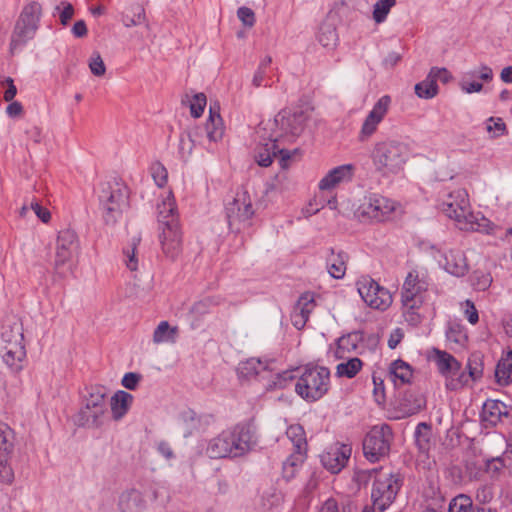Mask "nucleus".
<instances>
[{
	"label": "nucleus",
	"mask_w": 512,
	"mask_h": 512,
	"mask_svg": "<svg viewBox=\"0 0 512 512\" xmlns=\"http://www.w3.org/2000/svg\"><path fill=\"white\" fill-rule=\"evenodd\" d=\"M474 78L490 82L493 79V70L487 65H480L477 69L466 72L459 83L460 89L467 94L481 92L483 84L474 81Z\"/></svg>",
	"instance_id": "19"
},
{
	"label": "nucleus",
	"mask_w": 512,
	"mask_h": 512,
	"mask_svg": "<svg viewBox=\"0 0 512 512\" xmlns=\"http://www.w3.org/2000/svg\"><path fill=\"white\" fill-rule=\"evenodd\" d=\"M427 290V283L419 278L417 271H410L403 283L401 302L403 309H419L423 302V293Z\"/></svg>",
	"instance_id": "14"
},
{
	"label": "nucleus",
	"mask_w": 512,
	"mask_h": 512,
	"mask_svg": "<svg viewBox=\"0 0 512 512\" xmlns=\"http://www.w3.org/2000/svg\"><path fill=\"white\" fill-rule=\"evenodd\" d=\"M433 80L441 81L442 83H448L452 80V74L446 68L432 67L429 71Z\"/></svg>",
	"instance_id": "61"
},
{
	"label": "nucleus",
	"mask_w": 512,
	"mask_h": 512,
	"mask_svg": "<svg viewBox=\"0 0 512 512\" xmlns=\"http://www.w3.org/2000/svg\"><path fill=\"white\" fill-rule=\"evenodd\" d=\"M447 339L459 345H464L467 341V335L460 325L450 326L446 332Z\"/></svg>",
	"instance_id": "58"
},
{
	"label": "nucleus",
	"mask_w": 512,
	"mask_h": 512,
	"mask_svg": "<svg viewBox=\"0 0 512 512\" xmlns=\"http://www.w3.org/2000/svg\"><path fill=\"white\" fill-rule=\"evenodd\" d=\"M355 167L352 164H344L330 170L319 182V189L330 190L338 184L350 181L354 175Z\"/></svg>",
	"instance_id": "23"
},
{
	"label": "nucleus",
	"mask_w": 512,
	"mask_h": 512,
	"mask_svg": "<svg viewBox=\"0 0 512 512\" xmlns=\"http://www.w3.org/2000/svg\"><path fill=\"white\" fill-rule=\"evenodd\" d=\"M307 115L302 110H281L273 120L262 122L261 131H269L280 143H292L299 137L306 126Z\"/></svg>",
	"instance_id": "3"
},
{
	"label": "nucleus",
	"mask_w": 512,
	"mask_h": 512,
	"mask_svg": "<svg viewBox=\"0 0 512 512\" xmlns=\"http://www.w3.org/2000/svg\"><path fill=\"white\" fill-rule=\"evenodd\" d=\"M430 359L435 362L439 373L445 379L455 376L461 369V363L453 355L437 348L432 349Z\"/></svg>",
	"instance_id": "21"
},
{
	"label": "nucleus",
	"mask_w": 512,
	"mask_h": 512,
	"mask_svg": "<svg viewBox=\"0 0 512 512\" xmlns=\"http://www.w3.org/2000/svg\"><path fill=\"white\" fill-rule=\"evenodd\" d=\"M473 501L470 496L459 494L449 503L447 512H471Z\"/></svg>",
	"instance_id": "49"
},
{
	"label": "nucleus",
	"mask_w": 512,
	"mask_h": 512,
	"mask_svg": "<svg viewBox=\"0 0 512 512\" xmlns=\"http://www.w3.org/2000/svg\"><path fill=\"white\" fill-rule=\"evenodd\" d=\"M351 452L349 445L335 443L321 454V463L331 473H339L346 466Z\"/></svg>",
	"instance_id": "16"
},
{
	"label": "nucleus",
	"mask_w": 512,
	"mask_h": 512,
	"mask_svg": "<svg viewBox=\"0 0 512 512\" xmlns=\"http://www.w3.org/2000/svg\"><path fill=\"white\" fill-rule=\"evenodd\" d=\"M204 131L210 141H218L223 136V122L220 116V105L218 102H211L209 105V119L205 124Z\"/></svg>",
	"instance_id": "25"
},
{
	"label": "nucleus",
	"mask_w": 512,
	"mask_h": 512,
	"mask_svg": "<svg viewBox=\"0 0 512 512\" xmlns=\"http://www.w3.org/2000/svg\"><path fill=\"white\" fill-rule=\"evenodd\" d=\"M468 374L471 376L472 381L481 378L483 374V362L480 354H472L467 363Z\"/></svg>",
	"instance_id": "52"
},
{
	"label": "nucleus",
	"mask_w": 512,
	"mask_h": 512,
	"mask_svg": "<svg viewBox=\"0 0 512 512\" xmlns=\"http://www.w3.org/2000/svg\"><path fill=\"white\" fill-rule=\"evenodd\" d=\"M107 390L103 386H92L85 398L84 406L78 414L81 426L98 427L107 412Z\"/></svg>",
	"instance_id": "8"
},
{
	"label": "nucleus",
	"mask_w": 512,
	"mask_h": 512,
	"mask_svg": "<svg viewBox=\"0 0 512 512\" xmlns=\"http://www.w3.org/2000/svg\"><path fill=\"white\" fill-rule=\"evenodd\" d=\"M415 442L421 453H427L431 447V428L428 424L421 422L415 431Z\"/></svg>",
	"instance_id": "39"
},
{
	"label": "nucleus",
	"mask_w": 512,
	"mask_h": 512,
	"mask_svg": "<svg viewBox=\"0 0 512 512\" xmlns=\"http://www.w3.org/2000/svg\"><path fill=\"white\" fill-rule=\"evenodd\" d=\"M2 338L6 343L3 350L26 352L21 326L15 325L11 327L10 332L4 331L2 333Z\"/></svg>",
	"instance_id": "32"
},
{
	"label": "nucleus",
	"mask_w": 512,
	"mask_h": 512,
	"mask_svg": "<svg viewBox=\"0 0 512 512\" xmlns=\"http://www.w3.org/2000/svg\"><path fill=\"white\" fill-rule=\"evenodd\" d=\"M224 444L226 443L219 434L208 442L204 454L211 459L229 458Z\"/></svg>",
	"instance_id": "42"
},
{
	"label": "nucleus",
	"mask_w": 512,
	"mask_h": 512,
	"mask_svg": "<svg viewBox=\"0 0 512 512\" xmlns=\"http://www.w3.org/2000/svg\"><path fill=\"white\" fill-rule=\"evenodd\" d=\"M396 0H378L374 4L373 8V19L376 23H382L388 13L390 12L391 8L395 6Z\"/></svg>",
	"instance_id": "50"
},
{
	"label": "nucleus",
	"mask_w": 512,
	"mask_h": 512,
	"mask_svg": "<svg viewBox=\"0 0 512 512\" xmlns=\"http://www.w3.org/2000/svg\"><path fill=\"white\" fill-rule=\"evenodd\" d=\"M179 336V328L168 321H161L153 331L152 341L155 345L174 344Z\"/></svg>",
	"instance_id": "28"
},
{
	"label": "nucleus",
	"mask_w": 512,
	"mask_h": 512,
	"mask_svg": "<svg viewBox=\"0 0 512 512\" xmlns=\"http://www.w3.org/2000/svg\"><path fill=\"white\" fill-rule=\"evenodd\" d=\"M98 198L104 223L114 226L128 206L127 187L117 181L102 183Z\"/></svg>",
	"instance_id": "4"
},
{
	"label": "nucleus",
	"mask_w": 512,
	"mask_h": 512,
	"mask_svg": "<svg viewBox=\"0 0 512 512\" xmlns=\"http://www.w3.org/2000/svg\"><path fill=\"white\" fill-rule=\"evenodd\" d=\"M226 215L231 228L236 224H246L254 215L252 199L247 190H238L226 206Z\"/></svg>",
	"instance_id": "13"
},
{
	"label": "nucleus",
	"mask_w": 512,
	"mask_h": 512,
	"mask_svg": "<svg viewBox=\"0 0 512 512\" xmlns=\"http://www.w3.org/2000/svg\"><path fill=\"white\" fill-rule=\"evenodd\" d=\"M224 439L229 458L241 457L247 454L255 445L252 431L247 425L238 424L220 433Z\"/></svg>",
	"instance_id": "10"
},
{
	"label": "nucleus",
	"mask_w": 512,
	"mask_h": 512,
	"mask_svg": "<svg viewBox=\"0 0 512 512\" xmlns=\"http://www.w3.org/2000/svg\"><path fill=\"white\" fill-rule=\"evenodd\" d=\"M317 40L323 47H334L338 40L335 27L330 23H322L317 34Z\"/></svg>",
	"instance_id": "41"
},
{
	"label": "nucleus",
	"mask_w": 512,
	"mask_h": 512,
	"mask_svg": "<svg viewBox=\"0 0 512 512\" xmlns=\"http://www.w3.org/2000/svg\"><path fill=\"white\" fill-rule=\"evenodd\" d=\"M492 277L489 273L483 271H475L472 276V285L476 290L485 291L490 287Z\"/></svg>",
	"instance_id": "57"
},
{
	"label": "nucleus",
	"mask_w": 512,
	"mask_h": 512,
	"mask_svg": "<svg viewBox=\"0 0 512 512\" xmlns=\"http://www.w3.org/2000/svg\"><path fill=\"white\" fill-rule=\"evenodd\" d=\"M305 453L293 452L283 463L282 474L286 480L292 479L303 463Z\"/></svg>",
	"instance_id": "43"
},
{
	"label": "nucleus",
	"mask_w": 512,
	"mask_h": 512,
	"mask_svg": "<svg viewBox=\"0 0 512 512\" xmlns=\"http://www.w3.org/2000/svg\"><path fill=\"white\" fill-rule=\"evenodd\" d=\"M330 388V371L323 366H306L299 376L295 391L306 401L321 399Z\"/></svg>",
	"instance_id": "5"
},
{
	"label": "nucleus",
	"mask_w": 512,
	"mask_h": 512,
	"mask_svg": "<svg viewBox=\"0 0 512 512\" xmlns=\"http://www.w3.org/2000/svg\"><path fill=\"white\" fill-rule=\"evenodd\" d=\"M494 463L504 466V470L512 476V451H506L501 457H497Z\"/></svg>",
	"instance_id": "64"
},
{
	"label": "nucleus",
	"mask_w": 512,
	"mask_h": 512,
	"mask_svg": "<svg viewBox=\"0 0 512 512\" xmlns=\"http://www.w3.org/2000/svg\"><path fill=\"white\" fill-rule=\"evenodd\" d=\"M119 506L121 512H145L147 502L140 491L132 489L122 494Z\"/></svg>",
	"instance_id": "26"
},
{
	"label": "nucleus",
	"mask_w": 512,
	"mask_h": 512,
	"mask_svg": "<svg viewBox=\"0 0 512 512\" xmlns=\"http://www.w3.org/2000/svg\"><path fill=\"white\" fill-rule=\"evenodd\" d=\"M315 306L316 303L314 294L311 292H305L299 297L294 309L298 310L300 315H303L304 317L309 319V316L311 312L314 310Z\"/></svg>",
	"instance_id": "48"
},
{
	"label": "nucleus",
	"mask_w": 512,
	"mask_h": 512,
	"mask_svg": "<svg viewBox=\"0 0 512 512\" xmlns=\"http://www.w3.org/2000/svg\"><path fill=\"white\" fill-rule=\"evenodd\" d=\"M55 10L59 13L60 22L63 25H67L74 15V8L69 2H61Z\"/></svg>",
	"instance_id": "60"
},
{
	"label": "nucleus",
	"mask_w": 512,
	"mask_h": 512,
	"mask_svg": "<svg viewBox=\"0 0 512 512\" xmlns=\"http://www.w3.org/2000/svg\"><path fill=\"white\" fill-rule=\"evenodd\" d=\"M347 254L344 252L335 253L334 249H330V255L327 257V270L335 279H341L346 273Z\"/></svg>",
	"instance_id": "29"
},
{
	"label": "nucleus",
	"mask_w": 512,
	"mask_h": 512,
	"mask_svg": "<svg viewBox=\"0 0 512 512\" xmlns=\"http://www.w3.org/2000/svg\"><path fill=\"white\" fill-rule=\"evenodd\" d=\"M463 307L467 320L473 325L476 324L479 320V315L474 303L470 300H466L463 304Z\"/></svg>",
	"instance_id": "62"
},
{
	"label": "nucleus",
	"mask_w": 512,
	"mask_h": 512,
	"mask_svg": "<svg viewBox=\"0 0 512 512\" xmlns=\"http://www.w3.org/2000/svg\"><path fill=\"white\" fill-rule=\"evenodd\" d=\"M78 246V236L73 229L65 228L59 231L54 258V269L57 273H62L63 269L71 262Z\"/></svg>",
	"instance_id": "12"
},
{
	"label": "nucleus",
	"mask_w": 512,
	"mask_h": 512,
	"mask_svg": "<svg viewBox=\"0 0 512 512\" xmlns=\"http://www.w3.org/2000/svg\"><path fill=\"white\" fill-rule=\"evenodd\" d=\"M8 456L5 453L0 454V481L10 485L14 481V472L8 463Z\"/></svg>",
	"instance_id": "53"
},
{
	"label": "nucleus",
	"mask_w": 512,
	"mask_h": 512,
	"mask_svg": "<svg viewBox=\"0 0 512 512\" xmlns=\"http://www.w3.org/2000/svg\"><path fill=\"white\" fill-rule=\"evenodd\" d=\"M178 151L181 158L187 162L192 154V134L189 131L180 136Z\"/></svg>",
	"instance_id": "55"
},
{
	"label": "nucleus",
	"mask_w": 512,
	"mask_h": 512,
	"mask_svg": "<svg viewBox=\"0 0 512 512\" xmlns=\"http://www.w3.org/2000/svg\"><path fill=\"white\" fill-rule=\"evenodd\" d=\"M133 396L125 391H118L111 398V412L115 420L121 419L132 404Z\"/></svg>",
	"instance_id": "31"
},
{
	"label": "nucleus",
	"mask_w": 512,
	"mask_h": 512,
	"mask_svg": "<svg viewBox=\"0 0 512 512\" xmlns=\"http://www.w3.org/2000/svg\"><path fill=\"white\" fill-rule=\"evenodd\" d=\"M409 157V145L396 139L376 142L370 154L375 171L382 177L399 174Z\"/></svg>",
	"instance_id": "2"
},
{
	"label": "nucleus",
	"mask_w": 512,
	"mask_h": 512,
	"mask_svg": "<svg viewBox=\"0 0 512 512\" xmlns=\"http://www.w3.org/2000/svg\"><path fill=\"white\" fill-rule=\"evenodd\" d=\"M237 17L242 22V24L248 28L253 27L256 21L254 11L246 6L238 8Z\"/></svg>",
	"instance_id": "59"
},
{
	"label": "nucleus",
	"mask_w": 512,
	"mask_h": 512,
	"mask_svg": "<svg viewBox=\"0 0 512 512\" xmlns=\"http://www.w3.org/2000/svg\"><path fill=\"white\" fill-rule=\"evenodd\" d=\"M157 213L159 223L164 226L168 220H178L172 191H168L162 202L157 204Z\"/></svg>",
	"instance_id": "34"
},
{
	"label": "nucleus",
	"mask_w": 512,
	"mask_h": 512,
	"mask_svg": "<svg viewBox=\"0 0 512 512\" xmlns=\"http://www.w3.org/2000/svg\"><path fill=\"white\" fill-rule=\"evenodd\" d=\"M41 13L42 7L38 2H32L28 4L20 16L16 30L20 29L21 25H23L22 33L26 34L34 31L36 29L37 22L40 19Z\"/></svg>",
	"instance_id": "27"
},
{
	"label": "nucleus",
	"mask_w": 512,
	"mask_h": 512,
	"mask_svg": "<svg viewBox=\"0 0 512 512\" xmlns=\"http://www.w3.org/2000/svg\"><path fill=\"white\" fill-rule=\"evenodd\" d=\"M495 377L500 385H508L512 382V351L503 356L495 370Z\"/></svg>",
	"instance_id": "35"
},
{
	"label": "nucleus",
	"mask_w": 512,
	"mask_h": 512,
	"mask_svg": "<svg viewBox=\"0 0 512 512\" xmlns=\"http://www.w3.org/2000/svg\"><path fill=\"white\" fill-rule=\"evenodd\" d=\"M26 352L4 350L2 359L13 372H20L24 367Z\"/></svg>",
	"instance_id": "44"
},
{
	"label": "nucleus",
	"mask_w": 512,
	"mask_h": 512,
	"mask_svg": "<svg viewBox=\"0 0 512 512\" xmlns=\"http://www.w3.org/2000/svg\"><path fill=\"white\" fill-rule=\"evenodd\" d=\"M482 418L493 426L512 420V406L499 400L488 399L483 405Z\"/></svg>",
	"instance_id": "20"
},
{
	"label": "nucleus",
	"mask_w": 512,
	"mask_h": 512,
	"mask_svg": "<svg viewBox=\"0 0 512 512\" xmlns=\"http://www.w3.org/2000/svg\"><path fill=\"white\" fill-rule=\"evenodd\" d=\"M356 285L361 298L369 307L385 311L391 306L393 299L389 290L380 286L371 277H361Z\"/></svg>",
	"instance_id": "11"
},
{
	"label": "nucleus",
	"mask_w": 512,
	"mask_h": 512,
	"mask_svg": "<svg viewBox=\"0 0 512 512\" xmlns=\"http://www.w3.org/2000/svg\"><path fill=\"white\" fill-rule=\"evenodd\" d=\"M258 133L261 140L255 149L254 158L258 165L268 167L271 165L273 157L277 155L280 142L275 137H272L269 131H261L259 128Z\"/></svg>",
	"instance_id": "18"
},
{
	"label": "nucleus",
	"mask_w": 512,
	"mask_h": 512,
	"mask_svg": "<svg viewBox=\"0 0 512 512\" xmlns=\"http://www.w3.org/2000/svg\"><path fill=\"white\" fill-rule=\"evenodd\" d=\"M486 131L491 138H498L507 133V127L502 118L490 117L486 122Z\"/></svg>",
	"instance_id": "51"
},
{
	"label": "nucleus",
	"mask_w": 512,
	"mask_h": 512,
	"mask_svg": "<svg viewBox=\"0 0 512 512\" xmlns=\"http://www.w3.org/2000/svg\"><path fill=\"white\" fill-rule=\"evenodd\" d=\"M393 433L389 425H376L371 428L363 441V452L365 457L376 462L388 455L390 451Z\"/></svg>",
	"instance_id": "9"
},
{
	"label": "nucleus",
	"mask_w": 512,
	"mask_h": 512,
	"mask_svg": "<svg viewBox=\"0 0 512 512\" xmlns=\"http://www.w3.org/2000/svg\"><path fill=\"white\" fill-rule=\"evenodd\" d=\"M160 243L163 253L171 258H176L182 250V235L178 220L172 219L165 222L160 234Z\"/></svg>",
	"instance_id": "15"
},
{
	"label": "nucleus",
	"mask_w": 512,
	"mask_h": 512,
	"mask_svg": "<svg viewBox=\"0 0 512 512\" xmlns=\"http://www.w3.org/2000/svg\"><path fill=\"white\" fill-rule=\"evenodd\" d=\"M149 173L157 187L164 188L166 186L168 182V170L160 161L151 163Z\"/></svg>",
	"instance_id": "47"
},
{
	"label": "nucleus",
	"mask_w": 512,
	"mask_h": 512,
	"mask_svg": "<svg viewBox=\"0 0 512 512\" xmlns=\"http://www.w3.org/2000/svg\"><path fill=\"white\" fill-rule=\"evenodd\" d=\"M286 435L294 447V452L305 453L307 451V440L304 428L301 425H290L286 430Z\"/></svg>",
	"instance_id": "36"
},
{
	"label": "nucleus",
	"mask_w": 512,
	"mask_h": 512,
	"mask_svg": "<svg viewBox=\"0 0 512 512\" xmlns=\"http://www.w3.org/2000/svg\"><path fill=\"white\" fill-rule=\"evenodd\" d=\"M375 473L376 476L371 491L372 506L370 508L366 507L364 510L383 512L395 500L402 485V479L399 474L382 470H375Z\"/></svg>",
	"instance_id": "6"
},
{
	"label": "nucleus",
	"mask_w": 512,
	"mask_h": 512,
	"mask_svg": "<svg viewBox=\"0 0 512 512\" xmlns=\"http://www.w3.org/2000/svg\"><path fill=\"white\" fill-rule=\"evenodd\" d=\"M412 375V368L403 360H396L389 367V376L395 385L409 383Z\"/></svg>",
	"instance_id": "33"
},
{
	"label": "nucleus",
	"mask_w": 512,
	"mask_h": 512,
	"mask_svg": "<svg viewBox=\"0 0 512 512\" xmlns=\"http://www.w3.org/2000/svg\"><path fill=\"white\" fill-rule=\"evenodd\" d=\"M470 381H472L470 374L459 371L455 376L448 377L445 385L449 390H458L468 385Z\"/></svg>",
	"instance_id": "54"
},
{
	"label": "nucleus",
	"mask_w": 512,
	"mask_h": 512,
	"mask_svg": "<svg viewBox=\"0 0 512 512\" xmlns=\"http://www.w3.org/2000/svg\"><path fill=\"white\" fill-rule=\"evenodd\" d=\"M414 90L415 94L419 98L431 99L438 94V85L433 80L431 74L428 73L427 77L423 81L415 85Z\"/></svg>",
	"instance_id": "40"
},
{
	"label": "nucleus",
	"mask_w": 512,
	"mask_h": 512,
	"mask_svg": "<svg viewBox=\"0 0 512 512\" xmlns=\"http://www.w3.org/2000/svg\"><path fill=\"white\" fill-rule=\"evenodd\" d=\"M141 380V375L134 372L126 373L122 378V385L129 389L135 390Z\"/></svg>",
	"instance_id": "63"
},
{
	"label": "nucleus",
	"mask_w": 512,
	"mask_h": 512,
	"mask_svg": "<svg viewBox=\"0 0 512 512\" xmlns=\"http://www.w3.org/2000/svg\"><path fill=\"white\" fill-rule=\"evenodd\" d=\"M91 73L96 77H103L106 73V66L98 52H93L88 60Z\"/></svg>",
	"instance_id": "56"
},
{
	"label": "nucleus",
	"mask_w": 512,
	"mask_h": 512,
	"mask_svg": "<svg viewBox=\"0 0 512 512\" xmlns=\"http://www.w3.org/2000/svg\"><path fill=\"white\" fill-rule=\"evenodd\" d=\"M275 361H262L258 358H249L240 363L239 373L246 378L258 377L265 381L267 375L273 371Z\"/></svg>",
	"instance_id": "22"
},
{
	"label": "nucleus",
	"mask_w": 512,
	"mask_h": 512,
	"mask_svg": "<svg viewBox=\"0 0 512 512\" xmlns=\"http://www.w3.org/2000/svg\"><path fill=\"white\" fill-rule=\"evenodd\" d=\"M390 104L391 98L388 95L382 96L375 103L372 110L369 112L363 122L359 136L361 141L367 140L376 132L378 125L387 114Z\"/></svg>",
	"instance_id": "17"
},
{
	"label": "nucleus",
	"mask_w": 512,
	"mask_h": 512,
	"mask_svg": "<svg viewBox=\"0 0 512 512\" xmlns=\"http://www.w3.org/2000/svg\"><path fill=\"white\" fill-rule=\"evenodd\" d=\"M360 337L358 333H351L346 336H342L337 341V349L335 351V356L337 358H344V353L349 352L351 350H355L357 348V342Z\"/></svg>",
	"instance_id": "45"
},
{
	"label": "nucleus",
	"mask_w": 512,
	"mask_h": 512,
	"mask_svg": "<svg viewBox=\"0 0 512 512\" xmlns=\"http://www.w3.org/2000/svg\"><path fill=\"white\" fill-rule=\"evenodd\" d=\"M141 242L140 233H135L128 245L123 249L124 262L130 271H137L139 267V250L138 246Z\"/></svg>",
	"instance_id": "30"
},
{
	"label": "nucleus",
	"mask_w": 512,
	"mask_h": 512,
	"mask_svg": "<svg viewBox=\"0 0 512 512\" xmlns=\"http://www.w3.org/2000/svg\"><path fill=\"white\" fill-rule=\"evenodd\" d=\"M362 366L363 362L359 358H350L336 366L335 375L339 378L345 377L351 379L361 371Z\"/></svg>",
	"instance_id": "38"
},
{
	"label": "nucleus",
	"mask_w": 512,
	"mask_h": 512,
	"mask_svg": "<svg viewBox=\"0 0 512 512\" xmlns=\"http://www.w3.org/2000/svg\"><path fill=\"white\" fill-rule=\"evenodd\" d=\"M443 213L453 219L460 230L492 233L493 223L480 213L470 210L468 194L465 189L458 188L449 192L442 200Z\"/></svg>",
	"instance_id": "1"
},
{
	"label": "nucleus",
	"mask_w": 512,
	"mask_h": 512,
	"mask_svg": "<svg viewBox=\"0 0 512 512\" xmlns=\"http://www.w3.org/2000/svg\"><path fill=\"white\" fill-rule=\"evenodd\" d=\"M397 203L380 194L365 195L355 210V216L362 222H385L393 218Z\"/></svg>",
	"instance_id": "7"
},
{
	"label": "nucleus",
	"mask_w": 512,
	"mask_h": 512,
	"mask_svg": "<svg viewBox=\"0 0 512 512\" xmlns=\"http://www.w3.org/2000/svg\"><path fill=\"white\" fill-rule=\"evenodd\" d=\"M13 430L4 422L0 421V454L10 455L13 451Z\"/></svg>",
	"instance_id": "46"
},
{
	"label": "nucleus",
	"mask_w": 512,
	"mask_h": 512,
	"mask_svg": "<svg viewBox=\"0 0 512 512\" xmlns=\"http://www.w3.org/2000/svg\"><path fill=\"white\" fill-rule=\"evenodd\" d=\"M295 376L291 371L276 372L273 367V371L267 375L265 386L269 390L282 389L290 384Z\"/></svg>",
	"instance_id": "37"
},
{
	"label": "nucleus",
	"mask_w": 512,
	"mask_h": 512,
	"mask_svg": "<svg viewBox=\"0 0 512 512\" xmlns=\"http://www.w3.org/2000/svg\"><path fill=\"white\" fill-rule=\"evenodd\" d=\"M444 269L456 277H462L468 272L466 256L459 249H451L444 254Z\"/></svg>",
	"instance_id": "24"
}]
</instances>
